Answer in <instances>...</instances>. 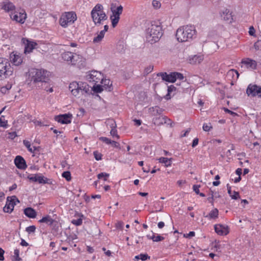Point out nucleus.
I'll use <instances>...</instances> for the list:
<instances>
[{
	"mask_svg": "<svg viewBox=\"0 0 261 261\" xmlns=\"http://www.w3.org/2000/svg\"><path fill=\"white\" fill-rule=\"evenodd\" d=\"M69 89L72 94L74 96L89 97L91 95L98 96V93H101L104 88L100 83L94 84L92 87H90L86 83L82 82H73L69 84Z\"/></svg>",
	"mask_w": 261,
	"mask_h": 261,
	"instance_id": "nucleus-1",
	"label": "nucleus"
},
{
	"mask_svg": "<svg viewBox=\"0 0 261 261\" xmlns=\"http://www.w3.org/2000/svg\"><path fill=\"white\" fill-rule=\"evenodd\" d=\"M196 30L193 25H185L179 28L176 33L178 42H183L192 40L196 35Z\"/></svg>",
	"mask_w": 261,
	"mask_h": 261,
	"instance_id": "nucleus-2",
	"label": "nucleus"
},
{
	"mask_svg": "<svg viewBox=\"0 0 261 261\" xmlns=\"http://www.w3.org/2000/svg\"><path fill=\"white\" fill-rule=\"evenodd\" d=\"M91 15L93 21L97 26L103 24L108 19L107 16L103 11V7L100 4H96L92 9Z\"/></svg>",
	"mask_w": 261,
	"mask_h": 261,
	"instance_id": "nucleus-3",
	"label": "nucleus"
},
{
	"mask_svg": "<svg viewBox=\"0 0 261 261\" xmlns=\"http://www.w3.org/2000/svg\"><path fill=\"white\" fill-rule=\"evenodd\" d=\"M162 34V28L160 25L151 24L146 29V40L151 44L154 43L159 40Z\"/></svg>",
	"mask_w": 261,
	"mask_h": 261,
	"instance_id": "nucleus-4",
	"label": "nucleus"
},
{
	"mask_svg": "<svg viewBox=\"0 0 261 261\" xmlns=\"http://www.w3.org/2000/svg\"><path fill=\"white\" fill-rule=\"evenodd\" d=\"M49 72L44 69H33L29 74V77L33 83L38 82L46 83L48 80Z\"/></svg>",
	"mask_w": 261,
	"mask_h": 261,
	"instance_id": "nucleus-5",
	"label": "nucleus"
},
{
	"mask_svg": "<svg viewBox=\"0 0 261 261\" xmlns=\"http://www.w3.org/2000/svg\"><path fill=\"white\" fill-rule=\"evenodd\" d=\"M13 68L8 60L0 58V80L9 77L13 74Z\"/></svg>",
	"mask_w": 261,
	"mask_h": 261,
	"instance_id": "nucleus-6",
	"label": "nucleus"
},
{
	"mask_svg": "<svg viewBox=\"0 0 261 261\" xmlns=\"http://www.w3.org/2000/svg\"><path fill=\"white\" fill-rule=\"evenodd\" d=\"M77 17L73 12H65L62 14L59 19L60 24L63 28H66L68 25L72 24Z\"/></svg>",
	"mask_w": 261,
	"mask_h": 261,
	"instance_id": "nucleus-7",
	"label": "nucleus"
},
{
	"mask_svg": "<svg viewBox=\"0 0 261 261\" xmlns=\"http://www.w3.org/2000/svg\"><path fill=\"white\" fill-rule=\"evenodd\" d=\"M157 76L162 77V79L169 83H174L177 79L182 80L184 77L182 74L177 72H171L170 74H167L166 72H160L157 74Z\"/></svg>",
	"mask_w": 261,
	"mask_h": 261,
	"instance_id": "nucleus-8",
	"label": "nucleus"
},
{
	"mask_svg": "<svg viewBox=\"0 0 261 261\" xmlns=\"http://www.w3.org/2000/svg\"><path fill=\"white\" fill-rule=\"evenodd\" d=\"M103 74L97 70H92L86 73V79L93 84L100 83L103 79Z\"/></svg>",
	"mask_w": 261,
	"mask_h": 261,
	"instance_id": "nucleus-9",
	"label": "nucleus"
},
{
	"mask_svg": "<svg viewBox=\"0 0 261 261\" xmlns=\"http://www.w3.org/2000/svg\"><path fill=\"white\" fill-rule=\"evenodd\" d=\"M246 93L248 96L261 98V86L250 84L246 89Z\"/></svg>",
	"mask_w": 261,
	"mask_h": 261,
	"instance_id": "nucleus-10",
	"label": "nucleus"
},
{
	"mask_svg": "<svg viewBox=\"0 0 261 261\" xmlns=\"http://www.w3.org/2000/svg\"><path fill=\"white\" fill-rule=\"evenodd\" d=\"M19 202V201L16 196L8 197L6 205L3 208L4 212L11 213L13 211L14 206Z\"/></svg>",
	"mask_w": 261,
	"mask_h": 261,
	"instance_id": "nucleus-11",
	"label": "nucleus"
},
{
	"mask_svg": "<svg viewBox=\"0 0 261 261\" xmlns=\"http://www.w3.org/2000/svg\"><path fill=\"white\" fill-rule=\"evenodd\" d=\"M10 15L13 20L21 24L24 22L27 18V14L23 10H20L18 11H15Z\"/></svg>",
	"mask_w": 261,
	"mask_h": 261,
	"instance_id": "nucleus-12",
	"label": "nucleus"
},
{
	"mask_svg": "<svg viewBox=\"0 0 261 261\" xmlns=\"http://www.w3.org/2000/svg\"><path fill=\"white\" fill-rule=\"evenodd\" d=\"M70 64L82 68L86 65V59L81 55L73 53Z\"/></svg>",
	"mask_w": 261,
	"mask_h": 261,
	"instance_id": "nucleus-13",
	"label": "nucleus"
},
{
	"mask_svg": "<svg viewBox=\"0 0 261 261\" xmlns=\"http://www.w3.org/2000/svg\"><path fill=\"white\" fill-rule=\"evenodd\" d=\"M152 122L157 126H160L164 124L171 125V120L166 116L162 115V113L154 118H152Z\"/></svg>",
	"mask_w": 261,
	"mask_h": 261,
	"instance_id": "nucleus-14",
	"label": "nucleus"
},
{
	"mask_svg": "<svg viewBox=\"0 0 261 261\" xmlns=\"http://www.w3.org/2000/svg\"><path fill=\"white\" fill-rule=\"evenodd\" d=\"M27 178L31 181L38 182L39 184H46L47 182V178L41 174H29Z\"/></svg>",
	"mask_w": 261,
	"mask_h": 261,
	"instance_id": "nucleus-15",
	"label": "nucleus"
},
{
	"mask_svg": "<svg viewBox=\"0 0 261 261\" xmlns=\"http://www.w3.org/2000/svg\"><path fill=\"white\" fill-rule=\"evenodd\" d=\"M72 115L70 113L59 115L55 117V120L62 124H68L71 123Z\"/></svg>",
	"mask_w": 261,
	"mask_h": 261,
	"instance_id": "nucleus-16",
	"label": "nucleus"
},
{
	"mask_svg": "<svg viewBox=\"0 0 261 261\" xmlns=\"http://www.w3.org/2000/svg\"><path fill=\"white\" fill-rule=\"evenodd\" d=\"M215 232L220 236H226L229 232L228 226L221 224H216L214 226Z\"/></svg>",
	"mask_w": 261,
	"mask_h": 261,
	"instance_id": "nucleus-17",
	"label": "nucleus"
},
{
	"mask_svg": "<svg viewBox=\"0 0 261 261\" xmlns=\"http://www.w3.org/2000/svg\"><path fill=\"white\" fill-rule=\"evenodd\" d=\"M16 166L20 169H25L27 166L24 159L21 156H17L14 160Z\"/></svg>",
	"mask_w": 261,
	"mask_h": 261,
	"instance_id": "nucleus-18",
	"label": "nucleus"
},
{
	"mask_svg": "<svg viewBox=\"0 0 261 261\" xmlns=\"http://www.w3.org/2000/svg\"><path fill=\"white\" fill-rule=\"evenodd\" d=\"M147 112L152 118H154L161 114L163 112V110L158 106H155L148 108Z\"/></svg>",
	"mask_w": 261,
	"mask_h": 261,
	"instance_id": "nucleus-19",
	"label": "nucleus"
},
{
	"mask_svg": "<svg viewBox=\"0 0 261 261\" xmlns=\"http://www.w3.org/2000/svg\"><path fill=\"white\" fill-rule=\"evenodd\" d=\"M100 83L104 90L108 91H111L113 90L112 82L110 79L105 78L104 76Z\"/></svg>",
	"mask_w": 261,
	"mask_h": 261,
	"instance_id": "nucleus-20",
	"label": "nucleus"
},
{
	"mask_svg": "<svg viewBox=\"0 0 261 261\" xmlns=\"http://www.w3.org/2000/svg\"><path fill=\"white\" fill-rule=\"evenodd\" d=\"M220 15L224 20L231 22L232 20V16L230 11L226 8L221 10Z\"/></svg>",
	"mask_w": 261,
	"mask_h": 261,
	"instance_id": "nucleus-21",
	"label": "nucleus"
},
{
	"mask_svg": "<svg viewBox=\"0 0 261 261\" xmlns=\"http://www.w3.org/2000/svg\"><path fill=\"white\" fill-rule=\"evenodd\" d=\"M203 60V57L202 55H197L190 57L188 62L191 64L195 65L200 64Z\"/></svg>",
	"mask_w": 261,
	"mask_h": 261,
	"instance_id": "nucleus-22",
	"label": "nucleus"
},
{
	"mask_svg": "<svg viewBox=\"0 0 261 261\" xmlns=\"http://www.w3.org/2000/svg\"><path fill=\"white\" fill-rule=\"evenodd\" d=\"M242 63L244 64L247 68L251 70L255 69L257 65L256 61L249 58L243 60Z\"/></svg>",
	"mask_w": 261,
	"mask_h": 261,
	"instance_id": "nucleus-23",
	"label": "nucleus"
},
{
	"mask_svg": "<svg viewBox=\"0 0 261 261\" xmlns=\"http://www.w3.org/2000/svg\"><path fill=\"white\" fill-rule=\"evenodd\" d=\"M24 214L29 218L34 219L37 216V212L32 207H27L23 210Z\"/></svg>",
	"mask_w": 261,
	"mask_h": 261,
	"instance_id": "nucleus-24",
	"label": "nucleus"
},
{
	"mask_svg": "<svg viewBox=\"0 0 261 261\" xmlns=\"http://www.w3.org/2000/svg\"><path fill=\"white\" fill-rule=\"evenodd\" d=\"M10 60L12 63L15 66H19L22 62V59L20 56L13 54L10 56Z\"/></svg>",
	"mask_w": 261,
	"mask_h": 261,
	"instance_id": "nucleus-25",
	"label": "nucleus"
},
{
	"mask_svg": "<svg viewBox=\"0 0 261 261\" xmlns=\"http://www.w3.org/2000/svg\"><path fill=\"white\" fill-rule=\"evenodd\" d=\"M239 73L238 72L234 70V69H231L229 70L227 73V77L228 79H229L231 77L232 79V81L231 83H232L233 81H236L238 80L239 78ZM231 84H233L231 83Z\"/></svg>",
	"mask_w": 261,
	"mask_h": 261,
	"instance_id": "nucleus-26",
	"label": "nucleus"
},
{
	"mask_svg": "<svg viewBox=\"0 0 261 261\" xmlns=\"http://www.w3.org/2000/svg\"><path fill=\"white\" fill-rule=\"evenodd\" d=\"M2 8L6 11L8 12L13 13L15 11V6L10 2H6L5 3L3 6Z\"/></svg>",
	"mask_w": 261,
	"mask_h": 261,
	"instance_id": "nucleus-27",
	"label": "nucleus"
},
{
	"mask_svg": "<svg viewBox=\"0 0 261 261\" xmlns=\"http://www.w3.org/2000/svg\"><path fill=\"white\" fill-rule=\"evenodd\" d=\"M36 45V43L27 40V43L25 46L24 53L25 54L31 53Z\"/></svg>",
	"mask_w": 261,
	"mask_h": 261,
	"instance_id": "nucleus-28",
	"label": "nucleus"
},
{
	"mask_svg": "<svg viewBox=\"0 0 261 261\" xmlns=\"http://www.w3.org/2000/svg\"><path fill=\"white\" fill-rule=\"evenodd\" d=\"M73 53L70 51L64 52L62 54V58L70 64Z\"/></svg>",
	"mask_w": 261,
	"mask_h": 261,
	"instance_id": "nucleus-29",
	"label": "nucleus"
},
{
	"mask_svg": "<svg viewBox=\"0 0 261 261\" xmlns=\"http://www.w3.org/2000/svg\"><path fill=\"white\" fill-rule=\"evenodd\" d=\"M218 209L215 208L213 209L205 217L208 220L216 219L218 217Z\"/></svg>",
	"mask_w": 261,
	"mask_h": 261,
	"instance_id": "nucleus-30",
	"label": "nucleus"
},
{
	"mask_svg": "<svg viewBox=\"0 0 261 261\" xmlns=\"http://www.w3.org/2000/svg\"><path fill=\"white\" fill-rule=\"evenodd\" d=\"M38 222L40 223H44L47 225H51L53 224L54 220L51 218V216L46 215L39 220Z\"/></svg>",
	"mask_w": 261,
	"mask_h": 261,
	"instance_id": "nucleus-31",
	"label": "nucleus"
},
{
	"mask_svg": "<svg viewBox=\"0 0 261 261\" xmlns=\"http://www.w3.org/2000/svg\"><path fill=\"white\" fill-rule=\"evenodd\" d=\"M227 188L228 193L232 199L236 200L240 198V195L239 192L236 191H232L231 190V187L229 186V185H227Z\"/></svg>",
	"mask_w": 261,
	"mask_h": 261,
	"instance_id": "nucleus-32",
	"label": "nucleus"
},
{
	"mask_svg": "<svg viewBox=\"0 0 261 261\" xmlns=\"http://www.w3.org/2000/svg\"><path fill=\"white\" fill-rule=\"evenodd\" d=\"M159 163H163L166 167L171 166L172 159H168L167 158L161 157L157 159Z\"/></svg>",
	"mask_w": 261,
	"mask_h": 261,
	"instance_id": "nucleus-33",
	"label": "nucleus"
},
{
	"mask_svg": "<svg viewBox=\"0 0 261 261\" xmlns=\"http://www.w3.org/2000/svg\"><path fill=\"white\" fill-rule=\"evenodd\" d=\"M147 237L150 240H152L153 242H158L163 241L164 238L160 235H155V233H153L152 236L147 235Z\"/></svg>",
	"mask_w": 261,
	"mask_h": 261,
	"instance_id": "nucleus-34",
	"label": "nucleus"
},
{
	"mask_svg": "<svg viewBox=\"0 0 261 261\" xmlns=\"http://www.w3.org/2000/svg\"><path fill=\"white\" fill-rule=\"evenodd\" d=\"M105 35L102 31H100L99 33H97L96 36L93 38V42L94 43H99L101 41Z\"/></svg>",
	"mask_w": 261,
	"mask_h": 261,
	"instance_id": "nucleus-35",
	"label": "nucleus"
},
{
	"mask_svg": "<svg viewBox=\"0 0 261 261\" xmlns=\"http://www.w3.org/2000/svg\"><path fill=\"white\" fill-rule=\"evenodd\" d=\"M23 143L30 152L33 153L36 150V147L35 146L32 147L31 143L29 141L23 140Z\"/></svg>",
	"mask_w": 261,
	"mask_h": 261,
	"instance_id": "nucleus-36",
	"label": "nucleus"
},
{
	"mask_svg": "<svg viewBox=\"0 0 261 261\" xmlns=\"http://www.w3.org/2000/svg\"><path fill=\"white\" fill-rule=\"evenodd\" d=\"M110 18L112 21V25L113 28L115 27L117 24L118 23L119 19H120V16L114 15L112 14Z\"/></svg>",
	"mask_w": 261,
	"mask_h": 261,
	"instance_id": "nucleus-37",
	"label": "nucleus"
},
{
	"mask_svg": "<svg viewBox=\"0 0 261 261\" xmlns=\"http://www.w3.org/2000/svg\"><path fill=\"white\" fill-rule=\"evenodd\" d=\"M123 11V7L119 6L115 9L112 10V14L120 16L122 14Z\"/></svg>",
	"mask_w": 261,
	"mask_h": 261,
	"instance_id": "nucleus-38",
	"label": "nucleus"
},
{
	"mask_svg": "<svg viewBox=\"0 0 261 261\" xmlns=\"http://www.w3.org/2000/svg\"><path fill=\"white\" fill-rule=\"evenodd\" d=\"M109 176V174L106 172H102L97 175V177L98 179H102L103 181H107Z\"/></svg>",
	"mask_w": 261,
	"mask_h": 261,
	"instance_id": "nucleus-39",
	"label": "nucleus"
},
{
	"mask_svg": "<svg viewBox=\"0 0 261 261\" xmlns=\"http://www.w3.org/2000/svg\"><path fill=\"white\" fill-rule=\"evenodd\" d=\"M8 126V121L6 120L5 117L4 116L0 117V127L7 128Z\"/></svg>",
	"mask_w": 261,
	"mask_h": 261,
	"instance_id": "nucleus-40",
	"label": "nucleus"
},
{
	"mask_svg": "<svg viewBox=\"0 0 261 261\" xmlns=\"http://www.w3.org/2000/svg\"><path fill=\"white\" fill-rule=\"evenodd\" d=\"M176 88L173 85H171L168 87V93L167 96H174V94L172 95V92L175 91Z\"/></svg>",
	"mask_w": 261,
	"mask_h": 261,
	"instance_id": "nucleus-41",
	"label": "nucleus"
},
{
	"mask_svg": "<svg viewBox=\"0 0 261 261\" xmlns=\"http://www.w3.org/2000/svg\"><path fill=\"white\" fill-rule=\"evenodd\" d=\"M213 127L211 123H204L203 125V130L205 132H209L212 129Z\"/></svg>",
	"mask_w": 261,
	"mask_h": 261,
	"instance_id": "nucleus-42",
	"label": "nucleus"
},
{
	"mask_svg": "<svg viewBox=\"0 0 261 261\" xmlns=\"http://www.w3.org/2000/svg\"><path fill=\"white\" fill-rule=\"evenodd\" d=\"M62 177L65 178L67 181H70L71 179V174L69 171H65L62 174Z\"/></svg>",
	"mask_w": 261,
	"mask_h": 261,
	"instance_id": "nucleus-43",
	"label": "nucleus"
},
{
	"mask_svg": "<svg viewBox=\"0 0 261 261\" xmlns=\"http://www.w3.org/2000/svg\"><path fill=\"white\" fill-rule=\"evenodd\" d=\"M107 125H109L111 128H116V124L115 122L113 119H109L107 121Z\"/></svg>",
	"mask_w": 261,
	"mask_h": 261,
	"instance_id": "nucleus-44",
	"label": "nucleus"
},
{
	"mask_svg": "<svg viewBox=\"0 0 261 261\" xmlns=\"http://www.w3.org/2000/svg\"><path fill=\"white\" fill-rule=\"evenodd\" d=\"M110 134L111 136H113V137L116 138L117 139H118L119 138V136L117 134V131L116 128H111Z\"/></svg>",
	"mask_w": 261,
	"mask_h": 261,
	"instance_id": "nucleus-45",
	"label": "nucleus"
},
{
	"mask_svg": "<svg viewBox=\"0 0 261 261\" xmlns=\"http://www.w3.org/2000/svg\"><path fill=\"white\" fill-rule=\"evenodd\" d=\"M14 258L15 261H19L21 259L19 257V250L17 249L14 250Z\"/></svg>",
	"mask_w": 261,
	"mask_h": 261,
	"instance_id": "nucleus-46",
	"label": "nucleus"
},
{
	"mask_svg": "<svg viewBox=\"0 0 261 261\" xmlns=\"http://www.w3.org/2000/svg\"><path fill=\"white\" fill-rule=\"evenodd\" d=\"M36 227L34 225L30 226L27 227L25 229L26 231L29 233H33L36 230Z\"/></svg>",
	"mask_w": 261,
	"mask_h": 261,
	"instance_id": "nucleus-47",
	"label": "nucleus"
},
{
	"mask_svg": "<svg viewBox=\"0 0 261 261\" xmlns=\"http://www.w3.org/2000/svg\"><path fill=\"white\" fill-rule=\"evenodd\" d=\"M83 221L82 219L81 218L76 219V220H72L71 221V223L76 225V226H79L81 225L82 224Z\"/></svg>",
	"mask_w": 261,
	"mask_h": 261,
	"instance_id": "nucleus-48",
	"label": "nucleus"
},
{
	"mask_svg": "<svg viewBox=\"0 0 261 261\" xmlns=\"http://www.w3.org/2000/svg\"><path fill=\"white\" fill-rule=\"evenodd\" d=\"M93 154L96 160L100 161L101 160L102 155L100 153L95 151L94 152Z\"/></svg>",
	"mask_w": 261,
	"mask_h": 261,
	"instance_id": "nucleus-49",
	"label": "nucleus"
},
{
	"mask_svg": "<svg viewBox=\"0 0 261 261\" xmlns=\"http://www.w3.org/2000/svg\"><path fill=\"white\" fill-rule=\"evenodd\" d=\"M153 69V66L152 65H149L147 67L145 68L144 70V73L146 74H148L150 73Z\"/></svg>",
	"mask_w": 261,
	"mask_h": 261,
	"instance_id": "nucleus-50",
	"label": "nucleus"
},
{
	"mask_svg": "<svg viewBox=\"0 0 261 261\" xmlns=\"http://www.w3.org/2000/svg\"><path fill=\"white\" fill-rule=\"evenodd\" d=\"M99 139L101 141L106 143L107 144H110L111 143V141H112L110 139H109V138H107V137H100L99 138Z\"/></svg>",
	"mask_w": 261,
	"mask_h": 261,
	"instance_id": "nucleus-51",
	"label": "nucleus"
},
{
	"mask_svg": "<svg viewBox=\"0 0 261 261\" xmlns=\"http://www.w3.org/2000/svg\"><path fill=\"white\" fill-rule=\"evenodd\" d=\"M139 256L140 259L143 261L150 258V256H149L147 254H139Z\"/></svg>",
	"mask_w": 261,
	"mask_h": 261,
	"instance_id": "nucleus-52",
	"label": "nucleus"
},
{
	"mask_svg": "<svg viewBox=\"0 0 261 261\" xmlns=\"http://www.w3.org/2000/svg\"><path fill=\"white\" fill-rule=\"evenodd\" d=\"M260 47H261V41H260V40L257 41L254 44V47L255 50L259 49Z\"/></svg>",
	"mask_w": 261,
	"mask_h": 261,
	"instance_id": "nucleus-53",
	"label": "nucleus"
},
{
	"mask_svg": "<svg viewBox=\"0 0 261 261\" xmlns=\"http://www.w3.org/2000/svg\"><path fill=\"white\" fill-rule=\"evenodd\" d=\"M152 4L155 8H158L160 7V3L157 1H153Z\"/></svg>",
	"mask_w": 261,
	"mask_h": 261,
	"instance_id": "nucleus-54",
	"label": "nucleus"
},
{
	"mask_svg": "<svg viewBox=\"0 0 261 261\" xmlns=\"http://www.w3.org/2000/svg\"><path fill=\"white\" fill-rule=\"evenodd\" d=\"M255 33V30L254 28L251 26L249 28V34L251 36H254Z\"/></svg>",
	"mask_w": 261,
	"mask_h": 261,
	"instance_id": "nucleus-55",
	"label": "nucleus"
},
{
	"mask_svg": "<svg viewBox=\"0 0 261 261\" xmlns=\"http://www.w3.org/2000/svg\"><path fill=\"white\" fill-rule=\"evenodd\" d=\"M110 144H111L113 147H114L115 148H120L119 144L115 141H112L111 143Z\"/></svg>",
	"mask_w": 261,
	"mask_h": 261,
	"instance_id": "nucleus-56",
	"label": "nucleus"
},
{
	"mask_svg": "<svg viewBox=\"0 0 261 261\" xmlns=\"http://www.w3.org/2000/svg\"><path fill=\"white\" fill-rule=\"evenodd\" d=\"M199 188H200V186H198V185H194L193 187V189L194 191L197 194H199Z\"/></svg>",
	"mask_w": 261,
	"mask_h": 261,
	"instance_id": "nucleus-57",
	"label": "nucleus"
},
{
	"mask_svg": "<svg viewBox=\"0 0 261 261\" xmlns=\"http://www.w3.org/2000/svg\"><path fill=\"white\" fill-rule=\"evenodd\" d=\"M223 109H224V111L225 112L229 113L230 114H231L232 116H237V113H234V112L229 110V109H228L227 108H224Z\"/></svg>",
	"mask_w": 261,
	"mask_h": 261,
	"instance_id": "nucleus-58",
	"label": "nucleus"
},
{
	"mask_svg": "<svg viewBox=\"0 0 261 261\" xmlns=\"http://www.w3.org/2000/svg\"><path fill=\"white\" fill-rule=\"evenodd\" d=\"M198 144V138H195L192 143V146L193 147H195L196 146H197Z\"/></svg>",
	"mask_w": 261,
	"mask_h": 261,
	"instance_id": "nucleus-59",
	"label": "nucleus"
},
{
	"mask_svg": "<svg viewBox=\"0 0 261 261\" xmlns=\"http://www.w3.org/2000/svg\"><path fill=\"white\" fill-rule=\"evenodd\" d=\"M4 251L2 248H0V260L4 259Z\"/></svg>",
	"mask_w": 261,
	"mask_h": 261,
	"instance_id": "nucleus-60",
	"label": "nucleus"
},
{
	"mask_svg": "<svg viewBox=\"0 0 261 261\" xmlns=\"http://www.w3.org/2000/svg\"><path fill=\"white\" fill-rule=\"evenodd\" d=\"M123 223L122 222H118L116 223V226L117 228L122 229L123 227Z\"/></svg>",
	"mask_w": 261,
	"mask_h": 261,
	"instance_id": "nucleus-61",
	"label": "nucleus"
},
{
	"mask_svg": "<svg viewBox=\"0 0 261 261\" xmlns=\"http://www.w3.org/2000/svg\"><path fill=\"white\" fill-rule=\"evenodd\" d=\"M134 121L135 122V124L137 126H140L142 123V121L141 120L135 119Z\"/></svg>",
	"mask_w": 261,
	"mask_h": 261,
	"instance_id": "nucleus-62",
	"label": "nucleus"
},
{
	"mask_svg": "<svg viewBox=\"0 0 261 261\" xmlns=\"http://www.w3.org/2000/svg\"><path fill=\"white\" fill-rule=\"evenodd\" d=\"M191 130V128H188L186 131H185L184 133L181 135V137H186L188 134L189 133V132Z\"/></svg>",
	"mask_w": 261,
	"mask_h": 261,
	"instance_id": "nucleus-63",
	"label": "nucleus"
},
{
	"mask_svg": "<svg viewBox=\"0 0 261 261\" xmlns=\"http://www.w3.org/2000/svg\"><path fill=\"white\" fill-rule=\"evenodd\" d=\"M9 135H10L9 137L12 139H13L17 136L16 133L15 132L9 133Z\"/></svg>",
	"mask_w": 261,
	"mask_h": 261,
	"instance_id": "nucleus-64",
	"label": "nucleus"
}]
</instances>
